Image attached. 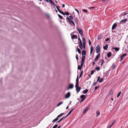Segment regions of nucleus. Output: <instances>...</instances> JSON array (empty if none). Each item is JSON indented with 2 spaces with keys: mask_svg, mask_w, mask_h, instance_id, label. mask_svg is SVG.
<instances>
[{
  "mask_svg": "<svg viewBox=\"0 0 128 128\" xmlns=\"http://www.w3.org/2000/svg\"><path fill=\"white\" fill-rule=\"evenodd\" d=\"M75 88H76V90L77 91V93H78L80 91L81 89V88L80 87H79L78 84L77 86L75 85Z\"/></svg>",
  "mask_w": 128,
  "mask_h": 128,
  "instance_id": "f257e3e1",
  "label": "nucleus"
},
{
  "mask_svg": "<svg viewBox=\"0 0 128 128\" xmlns=\"http://www.w3.org/2000/svg\"><path fill=\"white\" fill-rule=\"evenodd\" d=\"M76 29L78 30V32H79V34H80V35L82 36L83 35V33L82 32V28L79 29L78 28H76Z\"/></svg>",
  "mask_w": 128,
  "mask_h": 128,
  "instance_id": "f03ea898",
  "label": "nucleus"
},
{
  "mask_svg": "<svg viewBox=\"0 0 128 128\" xmlns=\"http://www.w3.org/2000/svg\"><path fill=\"white\" fill-rule=\"evenodd\" d=\"M66 18L68 20L69 22L72 20L73 19L72 16L71 15L70 16L68 17L67 16Z\"/></svg>",
  "mask_w": 128,
  "mask_h": 128,
  "instance_id": "7ed1b4c3",
  "label": "nucleus"
},
{
  "mask_svg": "<svg viewBox=\"0 0 128 128\" xmlns=\"http://www.w3.org/2000/svg\"><path fill=\"white\" fill-rule=\"evenodd\" d=\"M100 52V46L98 45L96 48V52L97 53H98Z\"/></svg>",
  "mask_w": 128,
  "mask_h": 128,
  "instance_id": "20e7f679",
  "label": "nucleus"
},
{
  "mask_svg": "<svg viewBox=\"0 0 128 128\" xmlns=\"http://www.w3.org/2000/svg\"><path fill=\"white\" fill-rule=\"evenodd\" d=\"M70 95V92H68L65 96V98H67L69 97Z\"/></svg>",
  "mask_w": 128,
  "mask_h": 128,
  "instance_id": "39448f33",
  "label": "nucleus"
},
{
  "mask_svg": "<svg viewBox=\"0 0 128 128\" xmlns=\"http://www.w3.org/2000/svg\"><path fill=\"white\" fill-rule=\"evenodd\" d=\"M127 20L126 19H124L123 20H122L120 22V23L121 24H122L125 23Z\"/></svg>",
  "mask_w": 128,
  "mask_h": 128,
  "instance_id": "423d86ee",
  "label": "nucleus"
},
{
  "mask_svg": "<svg viewBox=\"0 0 128 128\" xmlns=\"http://www.w3.org/2000/svg\"><path fill=\"white\" fill-rule=\"evenodd\" d=\"M100 55V53L98 54L96 56L95 58L94 59V61H96L98 60V59Z\"/></svg>",
  "mask_w": 128,
  "mask_h": 128,
  "instance_id": "0eeeda50",
  "label": "nucleus"
},
{
  "mask_svg": "<svg viewBox=\"0 0 128 128\" xmlns=\"http://www.w3.org/2000/svg\"><path fill=\"white\" fill-rule=\"evenodd\" d=\"M74 87V85L73 84H71L69 85L68 87V88L67 89L68 90L69 89H72Z\"/></svg>",
  "mask_w": 128,
  "mask_h": 128,
  "instance_id": "6e6552de",
  "label": "nucleus"
},
{
  "mask_svg": "<svg viewBox=\"0 0 128 128\" xmlns=\"http://www.w3.org/2000/svg\"><path fill=\"white\" fill-rule=\"evenodd\" d=\"M117 26V24L116 23H115L114 24L112 25V30H114V29Z\"/></svg>",
  "mask_w": 128,
  "mask_h": 128,
  "instance_id": "1a4fd4ad",
  "label": "nucleus"
},
{
  "mask_svg": "<svg viewBox=\"0 0 128 128\" xmlns=\"http://www.w3.org/2000/svg\"><path fill=\"white\" fill-rule=\"evenodd\" d=\"M126 53L124 54L123 55H122L120 57V58L121 59V60H122L123 58H124V57L126 56Z\"/></svg>",
  "mask_w": 128,
  "mask_h": 128,
  "instance_id": "9d476101",
  "label": "nucleus"
},
{
  "mask_svg": "<svg viewBox=\"0 0 128 128\" xmlns=\"http://www.w3.org/2000/svg\"><path fill=\"white\" fill-rule=\"evenodd\" d=\"M71 38L72 39H77L78 38L77 35L74 34L72 35Z\"/></svg>",
  "mask_w": 128,
  "mask_h": 128,
  "instance_id": "9b49d317",
  "label": "nucleus"
},
{
  "mask_svg": "<svg viewBox=\"0 0 128 128\" xmlns=\"http://www.w3.org/2000/svg\"><path fill=\"white\" fill-rule=\"evenodd\" d=\"M86 97L85 96L82 94V95L80 96V98H81L82 99H83V100H84L86 98Z\"/></svg>",
  "mask_w": 128,
  "mask_h": 128,
  "instance_id": "f8f14e48",
  "label": "nucleus"
},
{
  "mask_svg": "<svg viewBox=\"0 0 128 128\" xmlns=\"http://www.w3.org/2000/svg\"><path fill=\"white\" fill-rule=\"evenodd\" d=\"M108 47V44H106L105 46H103V49L104 50H107Z\"/></svg>",
  "mask_w": 128,
  "mask_h": 128,
  "instance_id": "ddd939ff",
  "label": "nucleus"
},
{
  "mask_svg": "<svg viewBox=\"0 0 128 128\" xmlns=\"http://www.w3.org/2000/svg\"><path fill=\"white\" fill-rule=\"evenodd\" d=\"M90 54H92V52H93V50L94 49V48L93 46H91L90 47Z\"/></svg>",
  "mask_w": 128,
  "mask_h": 128,
  "instance_id": "4468645a",
  "label": "nucleus"
},
{
  "mask_svg": "<svg viewBox=\"0 0 128 128\" xmlns=\"http://www.w3.org/2000/svg\"><path fill=\"white\" fill-rule=\"evenodd\" d=\"M88 92V90L87 89H86L85 90H83L82 92V93L83 94H85L86 93H87Z\"/></svg>",
  "mask_w": 128,
  "mask_h": 128,
  "instance_id": "2eb2a0df",
  "label": "nucleus"
},
{
  "mask_svg": "<svg viewBox=\"0 0 128 128\" xmlns=\"http://www.w3.org/2000/svg\"><path fill=\"white\" fill-rule=\"evenodd\" d=\"M82 55L85 56L86 54V52L85 50H83L82 51Z\"/></svg>",
  "mask_w": 128,
  "mask_h": 128,
  "instance_id": "dca6fc26",
  "label": "nucleus"
},
{
  "mask_svg": "<svg viewBox=\"0 0 128 128\" xmlns=\"http://www.w3.org/2000/svg\"><path fill=\"white\" fill-rule=\"evenodd\" d=\"M112 55V54L111 52H109L107 54V56L109 58Z\"/></svg>",
  "mask_w": 128,
  "mask_h": 128,
  "instance_id": "f3484780",
  "label": "nucleus"
},
{
  "mask_svg": "<svg viewBox=\"0 0 128 128\" xmlns=\"http://www.w3.org/2000/svg\"><path fill=\"white\" fill-rule=\"evenodd\" d=\"M113 49L114 50L116 51H118L119 50V48H113Z\"/></svg>",
  "mask_w": 128,
  "mask_h": 128,
  "instance_id": "a211bd4d",
  "label": "nucleus"
},
{
  "mask_svg": "<svg viewBox=\"0 0 128 128\" xmlns=\"http://www.w3.org/2000/svg\"><path fill=\"white\" fill-rule=\"evenodd\" d=\"M75 22H76V24H78V20L77 18H75Z\"/></svg>",
  "mask_w": 128,
  "mask_h": 128,
  "instance_id": "6ab92c4d",
  "label": "nucleus"
},
{
  "mask_svg": "<svg viewBox=\"0 0 128 128\" xmlns=\"http://www.w3.org/2000/svg\"><path fill=\"white\" fill-rule=\"evenodd\" d=\"M78 84V80L77 78H76V86Z\"/></svg>",
  "mask_w": 128,
  "mask_h": 128,
  "instance_id": "aec40b11",
  "label": "nucleus"
},
{
  "mask_svg": "<svg viewBox=\"0 0 128 128\" xmlns=\"http://www.w3.org/2000/svg\"><path fill=\"white\" fill-rule=\"evenodd\" d=\"M102 35L100 34L99 35H98V40H99L100 39L102 38Z\"/></svg>",
  "mask_w": 128,
  "mask_h": 128,
  "instance_id": "412c9836",
  "label": "nucleus"
},
{
  "mask_svg": "<svg viewBox=\"0 0 128 128\" xmlns=\"http://www.w3.org/2000/svg\"><path fill=\"white\" fill-rule=\"evenodd\" d=\"M58 117H57L55 119L52 121V122H54L57 121L58 120Z\"/></svg>",
  "mask_w": 128,
  "mask_h": 128,
  "instance_id": "4be33fe9",
  "label": "nucleus"
},
{
  "mask_svg": "<svg viewBox=\"0 0 128 128\" xmlns=\"http://www.w3.org/2000/svg\"><path fill=\"white\" fill-rule=\"evenodd\" d=\"M74 109V108H73L72 110L70 111L68 113V114H67V116H68L70 114L72 111Z\"/></svg>",
  "mask_w": 128,
  "mask_h": 128,
  "instance_id": "5701e85b",
  "label": "nucleus"
},
{
  "mask_svg": "<svg viewBox=\"0 0 128 128\" xmlns=\"http://www.w3.org/2000/svg\"><path fill=\"white\" fill-rule=\"evenodd\" d=\"M104 60L102 59V61L101 62V66L102 67L103 65V64H104Z\"/></svg>",
  "mask_w": 128,
  "mask_h": 128,
  "instance_id": "b1692460",
  "label": "nucleus"
},
{
  "mask_svg": "<svg viewBox=\"0 0 128 128\" xmlns=\"http://www.w3.org/2000/svg\"><path fill=\"white\" fill-rule=\"evenodd\" d=\"M95 69L97 71L99 70H100V68L99 67H96L95 68Z\"/></svg>",
  "mask_w": 128,
  "mask_h": 128,
  "instance_id": "393cba45",
  "label": "nucleus"
},
{
  "mask_svg": "<svg viewBox=\"0 0 128 128\" xmlns=\"http://www.w3.org/2000/svg\"><path fill=\"white\" fill-rule=\"evenodd\" d=\"M83 44H86V40L84 38H83L82 39Z\"/></svg>",
  "mask_w": 128,
  "mask_h": 128,
  "instance_id": "a878e982",
  "label": "nucleus"
},
{
  "mask_svg": "<svg viewBox=\"0 0 128 128\" xmlns=\"http://www.w3.org/2000/svg\"><path fill=\"white\" fill-rule=\"evenodd\" d=\"M62 102H61L59 103L56 106H59L60 105L62 104L63 103Z\"/></svg>",
  "mask_w": 128,
  "mask_h": 128,
  "instance_id": "bb28decb",
  "label": "nucleus"
},
{
  "mask_svg": "<svg viewBox=\"0 0 128 128\" xmlns=\"http://www.w3.org/2000/svg\"><path fill=\"white\" fill-rule=\"evenodd\" d=\"M77 50L78 52V53L80 54L81 53V50H80L78 48L77 49Z\"/></svg>",
  "mask_w": 128,
  "mask_h": 128,
  "instance_id": "cd10ccee",
  "label": "nucleus"
},
{
  "mask_svg": "<svg viewBox=\"0 0 128 128\" xmlns=\"http://www.w3.org/2000/svg\"><path fill=\"white\" fill-rule=\"evenodd\" d=\"M85 56L84 55H82V60H84L85 59Z\"/></svg>",
  "mask_w": 128,
  "mask_h": 128,
  "instance_id": "c85d7f7f",
  "label": "nucleus"
},
{
  "mask_svg": "<svg viewBox=\"0 0 128 128\" xmlns=\"http://www.w3.org/2000/svg\"><path fill=\"white\" fill-rule=\"evenodd\" d=\"M82 66H81V65L80 66H78V69L81 70Z\"/></svg>",
  "mask_w": 128,
  "mask_h": 128,
  "instance_id": "c756f323",
  "label": "nucleus"
},
{
  "mask_svg": "<svg viewBox=\"0 0 128 128\" xmlns=\"http://www.w3.org/2000/svg\"><path fill=\"white\" fill-rule=\"evenodd\" d=\"M84 60H82L81 63L80 65L81 66H83L84 63Z\"/></svg>",
  "mask_w": 128,
  "mask_h": 128,
  "instance_id": "7c9ffc66",
  "label": "nucleus"
},
{
  "mask_svg": "<svg viewBox=\"0 0 128 128\" xmlns=\"http://www.w3.org/2000/svg\"><path fill=\"white\" fill-rule=\"evenodd\" d=\"M96 116H97L100 115V113L99 111H98L96 112Z\"/></svg>",
  "mask_w": 128,
  "mask_h": 128,
  "instance_id": "2f4dec72",
  "label": "nucleus"
},
{
  "mask_svg": "<svg viewBox=\"0 0 128 128\" xmlns=\"http://www.w3.org/2000/svg\"><path fill=\"white\" fill-rule=\"evenodd\" d=\"M58 17L62 19L63 18V17L61 15H60L59 14H58Z\"/></svg>",
  "mask_w": 128,
  "mask_h": 128,
  "instance_id": "473e14b6",
  "label": "nucleus"
},
{
  "mask_svg": "<svg viewBox=\"0 0 128 128\" xmlns=\"http://www.w3.org/2000/svg\"><path fill=\"white\" fill-rule=\"evenodd\" d=\"M121 93V92H120L118 93V94L117 95V97L118 98L120 95Z\"/></svg>",
  "mask_w": 128,
  "mask_h": 128,
  "instance_id": "72a5a7b5",
  "label": "nucleus"
},
{
  "mask_svg": "<svg viewBox=\"0 0 128 128\" xmlns=\"http://www.w3.org/2000/svg\"><path fill=\"white\" fill-rule=\"evenodd\" d=\"M64 114V113H62L61 114L59 115H58V118H59V117H60V116H61L62 115H63Z\"/></svg>",
  "mask_w": 128,
  "mask_h": 128,
  "instance_id": "f704fd0d",
  "label": "nucleus"
},
{
  "mask_svg": "<svg viewBox=\"0 0 128 128\" xmlns=\"http://www.w3.org/2000/svg\"><path fill=\"white\" fill-rule=\"evenodd\" d=\"M113 124H114V122H112V124L108 128H111V127L112 126Z\"/></svg>",
  "mask_w": 128,
  "mask_h": 128,
  "instance_id": "c9c22d12",
  "label": "nucleus"
},
{
  "mask_svg": "<svg viewBox=\"0 0 128 128\" xmlns=\"http://www.w3.org/2000/svg\"><path fill=\"white\" fill-rule=\"evenodd\" d=\"M103 79L102 78H101V79H100V80H99V81L101 83V82H102L103 81Z\"/></svg>",
  "mask_w": 128,
  "mask_h": 128,
  "instance_id": "e433bc0d",
  "label": "nucleus"
},
{
  "mask_svg": "<svg viewBox=\"0 0 128 128\" xmlns=\"http://www.w3.org/2000/svg\"><path fill=\"white\" fill-rule=\"evenodd\" d=\"M87 110L86 108H85L83 111V114H85Z\"/></svg>",
  "mask_w": 128,
  "mask_h": 128,
  "instance_id": "4c0bfd02",
  "label": "nucleus"
},
{
  "mask_svg": "<svg viewBox=\"0 0 128 128\" xmlns=\"http://www.w3.org/2000/svg\"><path fill=\"white\" fill-rule=\"evenodd\" d=\"M58 126V125L57 124H56L53 126L52 128H56Z\"/></svg>",
  "mask_w": 128,
  "mask_h": 128,
  "instance_id": "58836bf2",
  "label": "nucleus"
},
{
  "mask_svg": "<svg viewBox=\"0 0 128 128\" xmlns=\"http://www.w3.org/2000/svg\"><path fill=\"white\" fill-rule=\"evenodd\" d=\"M79 46H81L82 45V41L81 40H80V43H79Z\"/></svg>",
  "mask_w": 128,
  "mask_h": 128,
  "instance_id": "ea45409f",
  "label": "nucleus"
},
{
  "mask_svg": "<svg viewBox=\"0 0 128 128\" xmlns=\"http://www.w3.org/2000/svg\"><path fill=\"white\" fill-rule=\"evenodd\" d=\"M82 11L84 12H87V10H86V9H83L82 10Z\"/></svg>",
  "mask_w": 128,
  "mask_h": 128,
  "instance_id": "a19ab883",
  "label": "nucleus"
},
{
  "mask_svg": "<svg viewBox=\"0 0 128 128\" xmlns=\"http://www.w3.org/2000/svg\"><path fill=\"white\" fill-rule=\"evenodd\" d=\"M113 90H111V92H110V95H112V94H113Z\"/></svg>",
  "mask_w": 128,
  "mask_h": 128,
  "instance_id": "79ce46f5",
  "label": "nucleus"
},
{
  "mask_svg": "<svg viewBox=\"0 0 128 128\" xmlns=\"http://www.w3.org/2000/svg\"><path fill=\"white\" fill-rule=\"evenodd\" d=\"M70 22H71L73 24V25L74 26H75V24L73 21L72 20L70 21Z\"/></svg>",
  "mask_w": 128,
  "mask_h": 128,
  "instance_id": "37998d69",
  "label": "nucleus"
},
{
  "mask_svg": "<svg viewBox=\"0 0 128 128\" xmlns=\"http://www.w3.org/2000/svg\"><path fill=\"white\" fill-rule=\"evenodd\" d=\"M85 44H83V47L84 49L85 48Z\"/></svg>",
  "mask_w": 128,
  "mask_h": 128,
  "instance_id": "c03bdc74",
  "label": "nucleus"
},
{
  "mask_svg": "<svg viewBox=\"0 0 128 128\" xmlns=\"http://www.w3.org/2000/svg\"><path fill=\"white\" fill-rule=\"evenodd\" d=\"M79 47L80 48V49L82 50V45L81 46H79Z\"/></svg>",
  "mask_w": 128,
  "mask_h": 128,
  "instance_id": "a18cd8bd",
  "label": "nucleus"
},
{
  "mask_svg": "<svg viewBox=\"0 0 128 128\" xmlns=\"http://www.w3.org/2000/svg\"><path fill=\"white\" fill-rule=\"evenodd\" d=\"M82 72H83V70H82L81 71V72L80 73V76H79V78H80L81 77V76H82Z\"/></svg>",
  "mask_w": 128,
  "mask_h": 128,
  "instance_id": "49530a36",
  "label": "nucleus"
},
{
  "mask_svg": "<svg viewBox=\"0 0 128 128\" xmlns=\"http://www.w3.org/2000/svg\"><path fill=\"white\" fill-rule=\"evenodd\" d=\"M94 70H92L91 71V74L92 75V74H93L94 73Z\"/></svg>",
  "mask_w": 128,
  "mask_h": 128,
  "instance_id": "de8ad7c7",
  "label": "nucleus"
},
{
  "mask_svg": "<svg viewBox=\"0 0 128 128\" xmlns=\"http://www.w3.org/2000/svg\"><path fill=\"white\" fill-rule=\"evenodd\" d=\"M97 84V82H94L93 84H92V86L96 85V84Z\"/></svg>",
  "mask_w": 128,
  "mask_h": 128,
  "instance_id": "09e8293b",
  "label": "nucleus"
},
{
  "mask_svg": "<svg viewBox=\"0 0 128 128\" xmlns=\"http://www.w3.org/2000/svg\"><path fill=\"white\" fill-rule=\"evenodd\" d=\"M63 119L62 118H61L60 120H59L57 123H58L60 122L61 120H62Z\"/></svg>",
  "mask_w": 128,
  "mask_h": 128,
  "instance_id": "8fccbe9b",
  "label": "nucleus"
},
{
  "mask_svg": "<svg viewBox=\"0 0 128 128\" xmlns=\"http://www.w3.org/2000/svg\"><path fill=\"white\" fill-rule=\"evenodd\" d=\"M99 87V86H96L95 87V90H94V91H95Z\"/></svg>",
  "mask_w": 128,
  "mask_h": 128,
  "instance_id": "3c124183",
  "label": "nucleus"
},
{
  "mask_svg": "<svg viewBox=\"0 0 128 128\" xmlns=\"http://www.w3.org/2000/svg\"><path fill=\"white\" fill-rule=\"evenodd\" d=\"M50 2L52 4H54V2L52 0H50Z\"/></svg>",
  "mask_w": 128,
  "mask_h": 128,
  "instance_id": "603ef678",
  "label": "nucleus"
},
{
  "mask_svg": "<svg viewBox=\"0 0 128 128\" xmlns=\"http://www.w3.org/2000/svg\"><path fill=\"white\" fill-rule=\"evenodd\" d=\"M65 14L66 15H68L69 14V13L68 12H65Z\"/></svg>",
  "mask_w": 128,
  "mask_h": 128,
  "instance_id": "864d4df0",
  "label": "nucleus"
},
{
  "mask_svg": "<svg viewBox=\"0 0 128 128\" xmlns=\"http://www.w3.org/2000/svg\"><path fill=\"white\" fill-rule=\"evenodd\" d=\"M76 59L77 60H78V55H76Z\"/></svg>",
  "mask_w": 128,
  "mask_h": 128,
  "instance_id": "5fc2aeb1",
  "label": "nucleus"
},
{
  "mask_svg": "<svg viewBox=\"0 0 128 128\" xmlns=\"http://www.w3.org/2000/svg\"><path fill=\"white\" fill-rule=\"evenodd\" d=\"M84 100H83V99H82L80 100V103H81V102H82Z\"/></svg>",
  "mask_w": 128,
  "mask_h": 128,
  "instance_id": "6e6d98bb",
  "label": "nucleus"
},
{
  "mask_svg": "<svg viewBox=\"0 0 128 128\" xmlns=\"http://www.w3.org/2000/svg\"><path fill=\"white\" fill-rule=\"evenodd\" d=\"M88 43H89V45L90 46V45L91 44V42H90V40H88Z\"/></svg>",
  "mask_w": 128,
  "mask_h": 128,
  "instance_id": "4d7b16f0",
  "label": "nucleus"
},
{
  "mask_svg": "<svg viewBox=\"0 0 128 128\" xmlns=\"http://www.w3.org/2000/svg\"><path fill=\"white\" fill-rule=\"evenodd\" d=\"M110 38H108L105 40V41H108L110 40Z\"/></svg>",
  "mask_w": 128,
  "mask_h": 128,
  "instance_id": "13d9d810",
  "label": "nucleus"
},
{
  "mask_svg": "<svg viewBox=\"0 0 128 128\" xmlns=\"http://www.w3.org/2000/svg\"><path fill=\"white\" fill-rule=\"evenodd\" d=\"M75 10L76 11V12H77L78 14H79V12L78 10L76 9H75Z\"/></svg>",
  "mask_w": 128,
  "mask_h": 128,
  "instance_id": "bf43d9fd",
  "label": "nucleus"
},
{
  "mask_svg": "<svg viewBox=\"0 0 128 128\" xmlns=\"http://www.w3.org/2000/svg\"><path fill=\"white\" fill-rule=\"evenodd\" d=\"M90 107L89 106H88L86 108V110H88V109H89L90 108Z\"/></svg>",
  "mask_w": 128,
  "mask_h": 128,
  "instance_id": "052dcab7",
  "label": "nucleus"
},
{
  "mask_svg": "<svg viewBox=\"0 0 128 128\" xmlns=\"http://www.w3.org/2000/svg\"><path fill=\"white\" fill-rule=\"evenodd\" d=\"M56 7L57 9V10H59V7L58 6H56Z\"/></svg>",
  "mask_w": 128,
  "mask_h": 128,
  "instance_id": "680f3d73",
  "label": "nucleus"
},
{
  "mask_svg": "<svg viewBox=\"0 0 128 128\" xmlns=\"http://www.w3.org/2000/svg\"><path fill=\"white\" fill-rule=\"evenodd\" d=\"M100 78V76H98V79H97V82L98 80H99V79Z\"/></svg>",
  "mask_w": 128,
  "mask_h": 128,
  "instance_id": "e2e57ef3",
  "label": "nucleus"
},
{
  "mask_svg": "<svg viewBox=\"0 0 128 128\" xmlns=\"http://www.w3.org/2000/svg\"><path fill=\"white\" fill-rule=\"evenodd\" d=\"M58 12H60V13H61V14L62 13V12L61 11V10H58Z\"/></svg>",
  "mask_w": 128,
  "mask_h": 128,
  "instance_id": "0e129e2a",
  "label": "nucleus"
},
{
  "mask_svg": "<svg viewBox=\"0 0 128 128\" xmlns=\"http://www.w3.org/2000/svg\"><path fill=\"white\" fill-rule=\"evenodd\" d=\"M68 116H67V115L65 117H63L62 118L63 119V118H65L66 117H67Z\"/></svg>",
  "mask_w": 128,
  "mask_h": 128,
  "instance_id": "69168bd1",
  "label": "nucleus"
},
{
  "mask_svg": "<svg viewBox=\"0 0 128 128\" xmlns=\"http://www.w3.org/2000/svg\"><path fill=\"white\" fill-rule=\"evenodd\" d=\"M92 66H94L95 64V62H93L92 63Z\"/></svg>",
  "mask_w": 128,
  "mask_h": 128,
  "instance_id": "338daca9",
  "label": "nucleus"
},
{
  "mask_svg": "<svg viewBox=\"0 0 128 128\" xmlns=\"http://www.w3.org/2000/svg\"><path fill=\"white\" fill-rule=\"evenodd\" d=\"M62 6L63 8H64L65 6V5L64 4H62Z\"/></svg>",
  "mask_w": 128,
  "mask_h": 128,
  "instance_id": "774afa93",
  "label": "nucleus"
}]
</instances>
